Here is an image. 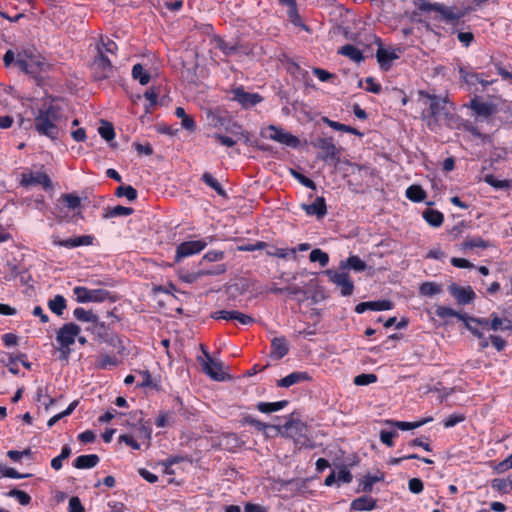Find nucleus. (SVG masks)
Masks as SVG:
<instances>
[{"mask_svg": "<svg viewBox=\"0 0 512 512\" xmlns=\"http://www.w3.org/2000/svg\"><path fill=\"white\" fill-rule=\"evenodd\" d=\"M488 244L480 237L470 238L463 242L464 249L487 248Z\"/></svg>", "mask_w": 512, "mask_h": 512, "instance_id": "nucleus-55", "label": "nucleus"}, {"mask_svg": "<svg viewBox=\"0 0 512 512\" xmlns=\"http://www.w3.org/2000/svg\"><path fill=\"white\" fill-rule=\"evenodd\" d=\"M366 263L357 255L348 257L345 261L340 262V269H352L356 272H362L366 269Z\"/></svg>", "mask_w": 512, "mask_h": 512, "instance_id": "nucleus-28", "label": "nucleus"}, {"mask_svg": "<svg viewBox=\"0 0 512 512\" xmlns=\"http://www.w3.org/2000/svg\"><path fill=\"white\" fill-rule=\"evenodd\" d=\"M435 314H436V316H438L441 319H446V318H449V317H457L461 321H464L466 319V316H467L465 314H461V313L453 310L450 307L443 306V305L436 306Z\"/></svg>", "mask_w": 512, "mask_h": 512, "instance_id": "nucleus-35", "label": "nucleus"}, {"mask_svg": "<svg viewBox=\"0 0 512 512\" xmlns=\"http://www.w3.org/2000/svg\"><path fill=\"white\" fill-rule=\"evenodd\" d=\"M397 436L396 431H386L382 430L380 432V440L383 444L387 445L388 447H392L394 445L393 438Z\"/></svg>", "mask_w": 512, "mask_h": 512, "instance_id": "nucleus-60", "label": "nucleus"}, {"mask_svg": "<svg viewBox=\"0 0 512 512\" xmlns=\"http://www.w3.org/2000/svg\"><path fill=\"white\" fill-rule=\"evenodd\" d=\"M99 463V457L96 454L78 456L74 460V467L77 469H91Z\"/></svg>", "mask_w": 512, "mask_h": 512, "instance_id": "nucleus-27", "label": "nucleus"}, {"mask_svg": "<svg viewBox=\"0 0 512 512\" xmlns=\"http://www.w3.org/2000/svg\"><path fill=\"white\" fill-rule=\"evenodd\" d=\"M118 197H126L129 201H134L137 199V190L131 185H122L116 189L115 192Z\"/></svg>", "mask_w": 512, "mask_h": 512, "instance_id": "nucleus-48", "label": "nucleus"}, {"mask_svg": "<svg viewBox=\"0 0 512 512\" xmlns=\"http://www.w3.org/2000/svg\"><path fill=\"white\" fill-rule=\"evenodd\" d=\"M98 133L107 142L111 141L115 137V131L113 125L105 120L101 121V125L98 128Z\"/></svg>", "mask_w": 512, "mask_h": 512, "instance_id": "nucleus-46", "label": "nucleus"}, {"mask_svg": "<svg viewBox=\"0 0 512 512\" xmlns=\"http://www.w3.org/2000/svg\"><path fill=\"white\" fill-rule=\"evenodd\" d=\"M201 350L205 359L198 357V361L201 363L203 372L215 381H224L228 379L229 376L223 371V363L221 361L214 360L203 345H201Z\"/></svg>", "mask_w": 512, "mask_h": 512, "instance_id": "nucleus-3", "label": "nucleus"}, {"mask_svg": "<svg viewBox=\"0 0 512 512\" xmlns=\"http://www.w3.org/2000/svg\"><path fill=\"white\" fill-rule=\"evenodd\" d=\"M224 257H225V254L223 251L213 250V251L207 252L203 256V261L216 262V261L223 260Z\"/></svg>", "mask_w": 512, "mask_h": 512, "instance_id": "nucleus-63", "label": "nucleus"}, {"mask_svg": "<svg viewBox=\"0 0 512 512\" xmlns=\"http://www.w3.org/2000/svg\"><path fill=\"white\" fill-rule=\"evenodd\" d=\"M376 58L381 69L387 71L391 67V62L397 59L398 55L395 53V51H388L380 47L376 52Z\"/></svg>", "mask_w": 512, "mask_h": 512, "instance_id": "nucleus-25", "label": "nucleus"}, {"mask_svg": "<svg viewBox=\"0 0 512 512\" xmlns=\"http://www.w3.org/2000/svg\"><path fill=\"white\" fill-rule=\"evenodd\" d=\"M282 428L287 432L290 437H302L305 435L307 431V426L300 420H295L293 418L289 419L285 422Z\"/></svg>", "mask_w": 512, "mask_h": 512, "instance_id": "nucleus-20", "label": "nucleus"}, {"mask_svg": "<svg viewBox=\"0 0 512 512\" xmlns=\"http://www.w3.org/2000/svg\"><path fill=\"white\" fill-rule=\"evenodd\" d=\"M49 309L58 316H61L66 309V300L62 295H56L48 302Z\"/></svg>", "mask_w": 512, "mask_h": 512, "instance_id": "nucleus-41", "label": "nucleus"}, {"mask_svg": "<svg viewBox=\"0 0 512 512\" xmlns=\"http://www.w3.org/2000/svg\"><path fill=\"white\" fill-rule=\"evenodd\" d=\"M485 182L496 189H505L511 186V181L504 179L499 180L494 175H486L484 178Z\"/></svg>", "mask_w": 512, "mask_h": 512, "instance_id": "nucleus-50", "label": "nucleus"}, {"mask_svg": "<svg viewBox=\"0 0 512 512\" xmlns=\"http://www.w3.org/2000/svg\"><path fill=\"white\" fill-rule=\"evenodd\" d=\"M212 318L214 319H223V320H237L239 323L243 325H249L254 322V319L246 314H243L239 311H227L220 310L212 313Z\"/></svg>", "mask_w": 512, "mask_h": 512, "instance_id": "nucleus-15", "label": "nucleus"}, {"mask_svg": "<svg viewBox=\"0 0 512 512\" xmlns=\"http://www.w3.org/2000/svg\"><path fill=\"white\" fill-rule=\"evenodd\" d=\"M314 146L325 152V156H323L324 160L337 158V148L333 142V138H317L314 142Z\"/></svg>", "mask_w": 512, "mask_h": 512, "instance_id": "nucleus-19", "label": "nucleus"}, {"mask_svg": "<svg viewBox=\"0 0 512 512\" xmlns=\"http://www.w3.org/2000/svg\"><path fill=\"white\" fill-rule=\"evenodd\" d=\"M233 99L244 108L253 107L262 101V97L258 93L246 92L242 87L233 90Z\"/></svg>", "mask_w": 512, "mask_h": 512, "instance_id": "nucleus-14", "label": "nucleus"}, {"mask_svg": "<svg viewBox=\"0 0 512 512\" xmlns=\"http://www.w3.org/2000/svg\"><path fill=\"white\" fill-rule=\"evenodd\" d=\"M377 381V376L373 373H369V374H359L357 375L354 380H353V383L357 386H364V385H369V384H372V383H375Z\"/></svg>", "mask_w": 512, "mask_h": 512, "instance_id": "nucleus-53", "label": "nucleus"}, {"mask_svg": "<svg viewBox=\"0 0 512 512\" xmlns=\"http://www.w3.org/2000/svg\"><path fill=\"white\" fill-rule=\"evenodd\" d=\"M80 327L75 323L64 324L57 332L56 340L61 347H70L80 333Z\"/></svg>", "mask_w": 512, "mask_h": 512, "instance_id": "nucleus-10", "label": "nucleus"}, {"mask_svg": "<svg viewBox=\"0 0 512 512\" xmlns=\"http://www.w3.org/2000/svg\"><path fill=\"white\" fill-rule=\"evenodd\" d=\"M377 507V500L370 496H361L354 499L350 504L352 511H371Z\"/></svg>", "mask_w": 512, "mask_h": 512, "instance_id": "nucleus-21", "label": "nucleus"}, {"mask_svg": "<svg viewBox=\"0 0 512 512\" xmlns=\"http://www.w3.org/2000/svg\"><path fill=\"white\" fill-rule=\"evenodd\" d=\"M68 511L69 512H85V508L77 496H73L69 499Z\"/></svg>", "mask_w": 512, "mask_h": 512, "instance_id": "nucleus-62", "label": "nucleus"}, {"mask_svg": "<svg viewBox=\"0 0 512 512\" xmlns=\"http://www.w3.org/2000/svg\"><path fill=\"white\" fill-rule=\"evenodd\" d=\"M20 184L23 187L40 185L44 190H52L53 188L50 177L42 170L22 173Z\"/></svg>", "mask_w": 512, "mask_h": 512, "instance_id": "nucleus-5", "label": "nucleus"}, {"mask_svg": "<svg viewBox=\"0 0 512 512\" xmlns=\"http://www.w3.org/2000/svg\"><path fill=\"white\" fill-rule=\"evenodd\" d=\"M441 291V286L434 282H424L419 287L420 294L428 297L439 294Z\"/></svg>", "mask_w": 512, "mask_h": 512, "instance_id": "nucleus-44", "label": "nucleus"}, {"mask_svg": "<svg viewBox=\"0 0 512 512\" xmlns=\"http://www.w3.org/2000/svg\"><path fill=\"white\" fill-rule=\"evenodd\" d=\"M134 212L133 208L131 207H124L121 205H117L115 207H107L105 209V213L103 215L104 218H114L118 216H128L131 215Z\"/></svg>", "mask_w": 512, "mask_h": 512, "instance_id": "nucleus-40", "label": "nucleus"}, {"mask_svg": "<svg viewBox=\"0 0 512 512\" xmlns=\"http://www.w3.org/2000/svg\"><path fill=\"white\" fill-rule=\"evenodd\" d=\"M392 307L393 304L389 300L367 301L357 304L355 307V312L361 314L367 310L385 311L392 309Z\"/></svg>", "mask_w": 512, "mask_h": 512, "instance_id": "nucleus-16", "label": "nucleus"}, {"mask_svg": "<svg viewBox=\"0 0 512 512\" xmlns=\"http://www.w3.org/2000/svg\"><path fill=\"white\" fill-rule=\"evenodd\" d=\"M303 209L308 215H316L318 218H322L327 213V207L324 197H317L311 204H303Z\"/></svg>", "mask_w": 512, "mask_h": 512, "instance_id": "nucleus-22", "label": "nucleus"}, {"mask_svg": "<svg viewBox=\"0 0 512 512\" xmlns=\"http://www.w3.org/2000/svg\"><path fill=\"white\" fill-rule=\"evenodd\" d=\"M384 480V474L379 473L378 475H365L360 482L358 492L362 491L364 493H369L373 489V485L377 482Z\"/></svg>", "mask_w": 512, "mask_h": 512, "instance_id": "nucleus-30", "label": "nucleus"}, {"mask_svg": "<svg viewBox=\"0 0 512 512\" xmlns=\"http://www.w3.org/2000/svg\"><path fill=\"white\" fill-rule=\"evenodd\" d=\"M93 77L96 80L107 79L113 74V66L108 57H106L102 50H98V56L92 63Z\"/></svg>", "mask_w": 512, "mask_h": 512, "instance_id": "nucleus-7", "label": "nucleus"}, {"mask_svg": "<svg viewBox=\"0 0 512 512\" xmlns=\"http://www.w3.org/2000/svg\"><path fill=\"white\" fill-rule=\"evenodd\" d=\"M324 273L328 276L330 282L340 288L342 296L347 297L353 294L354 283L347 272L327 269Z\"/></svg>", "mask_w": 512, "mask_h": 512, "instance_id": "nucleus-4", "label": "nucleus"}, {"mask_svg": "<svg viewBox=\"0 0 512 512\" xmlns=\"http://www.w3.org/2000/svg\"><path fill=\"white\" fill-rule=\"evenodd\" d=\"M206 246L205 240H192L179 244L176 249L175 262H180L185 257L201 252Z\"/></svg>", "mask_w": 512, "mask_h": 512, "instance_id": "nucleus-9", "label": "nucleus"}, {"mask_svg": "<svg viewBox=\"0 0 512 512\" xmlns=\"http://www.w3.org/2000/svg\"><path fill=\"white\" fill-rule=\"evenodd\" d=\"M216 47L219 48L225 56H231L238 51L237 45H232L221 38L215 40Z\"/></svg>", "mask_w": 512, "mask_h": 512, "instance_id": "nucleus-51", "label": "nucleus"}, {"mask_svg": "<svg viewBox=\"0 0 512 512\" xmlns=\"http://www.w3.org/2000/svg\"><path fill=\"white\" fill-rule=\"evenodd\" d=\"M294 177L302 184L304 185L305 187L309 188V189H312V190H315L316 189V184L313 180H311L310 178L306 177L305 175L299 173V172H296V171H292Z\"/></svg>", "mask_w": 512, "mask_h": 512, "instance_id": "nucleus-61", "label": "nucleus"}, {"mask_svg": "<svg viewBox=\"0 0 512 512\" xmlns=\"http://www.w3.org/2000/svg\"><path fill=\"white\" fill-rule=\"evenodd\" d=\"M202 180L207 186L212 188L219 196H221L223 198H227L226 191L223 189L221 184L209 172H205L202 175Z\"/></svg>", "mask_w": 512, "mask_h": 512, "instance_id": "nucleus-38", "label": "nucleus"}, {"mask_svg": "<svg viewBox=\"0 0 512 512\" xmlns=\"http://www.w3.org/2000/svg\"><path fill=\"white\" fill-rule=\"evenodd\" d=\"M311 377L307 372H293L277 381V386L288 388L294 384L308 381Z\"/></svg>", "mask_w": 512, "mask_h": 512, "instance_id": "nucleus-23", "label": "nucleus"}, {"mask_svg": "<svg viewBox=\"0 0 512 512\" xmlns=\"http://www.w3.org/2000/svg\"><path fill=\"white\" fill-rule=\"evenodd\" d=\"M118 364V360L115 357H111L107 354H102L98 361L96 366L99 369H108L110 367H114Z\"/></svg>", "mask_w": 512, "mask_h": 512, "instance_id": "nucleus-52", "label": "nucleus"}, {"mask_svg": "<svg viewBox=\"0 0 512 512\" xmlns=\"http://www.w3.org/2000/svg\"><path fill=\"white\" fill-rule=\"evenodd\" d=\"M423 218L433 227L441 226L444 221L443 214L440 211L434 209H426L423 212Z\"/></svg>", "mask_w": 512, "mask_h": 512, "instance_id": "nucleus-33", "label": "nucleus"}, {"mask_svg": "<svg viewBox=\"0 0 512 512\" xmlns=\"http://www.w3.org/2000/svg\"><path fill=\"white\" fill-rule=\"evenodd\" d=\"M461 79L469 86L475 85L476 83L481 84L484 88L495 82V80H484L479 74L468 73L463 68L459 69Z\"/></svg>", "mask_w": 512, "mask_h": 512, "instance_id": "nucleus-26", "label": "nucleus"}, {"mask_svg": "<svg viewBox=\"0 0 512 512\" xmlns=\"http://www.w3.org/2000/svg\"><path fill=\"white\" fill-rule=\"evenodd\" d=\"M207 118L214 127L223 126L226 122V117L221 116L217 112L209 111L207 114Z\"/></svg>", "mask_w": 512, "mask_h": 512, "instance_id": "nucleus-57", "label": "nucleus"}, {"mask_svg": "<svg viewBox=\"0 0 512 512\" xmlns=\"http://www.w3.org/2000/svg\"><path fill=\"white\" fill-rule=\"evenodd\" d=\"M15 65L19 67L21 71H23L26 74H33L34 69L33 66L37 65L40 66V62L34 61V58L31 54H28L27 51L19 52L17 54Z\"/></svg>", "mask_w": 512, "mask_h": 512, "instance_id": "nucleus-17", "label": "nucleus"}, {"mask_svg": "<svg viewBox=\"0 0 512 512\" xmlns=\"http://www.w3.org/2000/svg\"><path fill=\"white\" fill-rule=\"evenodd\" d=\"M448 291L459 305H466L474 301L476 294L470 286L462 287L456 283L448 286Z\"/></svg>", "mask_w": 512, "mask_h": 512, "instance_id": "nucleus-12", "label": "nucleus"}, {"mask_svg": "<svg viewBox=\"0 0 512 512\" xmlns=\"http://www.w3.org/2000/svg\"><path fill=\"white\" fill-rule=\"evenodd\" d=\"M512 327V322L506 317H499L497 313L490 314V330H509Z\"/></svg>", "mask_w": 512, "mask_h": 512, "instance_id": "nucleus-31", "label": "nucleus"}, {"mask_svg": "<svg viewBox=\"0 0 512 512\" xmlns=\"http://www.w3.org/2000/svg\"><path fill=\"white\" fill-rule=\"evenodd\" d=\"M338 53L349 58L350 60H352L356 63H360L364 60V56H363L362 52L352 44H346V45L342 46L338 50Z\"/></svg>", "mask_w": 512, "mask_h": 512, "instance_id": "nucleus-29", "label": "nucleus"}, {"mask_svg": "<svg viewBox=\"0 0 512 512\" xmlns=\"http://www.w3.org/2000/svg\"><path fill=\"white\" fill-rule=\"evenodd\" d=\"M132 77L138 80L141 85H147L150 81V74L144 70V67L137 63L132 68Z\"/></svg>", "mask_w": 512, "mask_h": 512, "instance_id": "nucleus-42", "label": "nucleus"}, {"mask_svg": "<svg viewBox=\"0 0 512 512\" xmlns=\"http://www.w3.org/2000/svg\"><path fill=\"white\" fill-rule=\"evenodd\" d=\"M73 292L79 303L102 302L110 296V293L105 289H88L83 286H76Z\"/></svg>", "mask_w": 512, "mask_h": 512, "instance_id": "nucleus-6", "label": "nucleus"}, {"mask_svg": "<svg viewBox=\"0 0 512 512\" xmlns=\"http://www.w3.org/2000/svg\"><path fill=\"white\" fill-rule=\"evenodd\" d=\"M61 198L66 203L67 207L72 210L78 208L81 204L80 198L73 193L63 194Z\"/></svg>", "mask_w": 512, "mask_h": 512, "instance_id": "nucleus-56", "label": "nucleus"}, {"mask_svg": "<svg viewBox=\"0 0 512 512\" xmlns=\"http://www.w3.org/2000/svg\"><path fill=\"white\" fill-rule=\"evenodd\" d=\"M406 197L413 202H421L426 198V192L420 185H411L406 189Z\"/></svg>", "mask_w": 512, "mask_h": 512, "instance_id": "nucleus-39", "label": "nucleus"}, {"mask_svg": "<svg viewBox=\"0 0 512 512\" xmlns=\"http://www.w3.org/2000/svg\"><path fill=\"white\" fill-rule=\"evenodd\" d=\"M264 136L268 139L293 148L299 144V139L296 136L285 132L282 128L276 127L274 125L268 126Z\"/></svg>", "mask_w": 512, "mask_h": 512, "instance_id": "nucleus-8", "label": "nucleus"}, {"mask_svg": "<svg viewBox=\"0 0 512 512\" xmlns=\"http://www.w3.org/2000/svg\"><path fill=\"white\" fill-rule=\"evenodd\" d=\"M464 420L465 416L463 414H451L444 420V426L446 428H451Z\"/></svg>", "mask_w": 512, "mask_h": 512, "instance_id": "nucleus-58", "label": "nucleus"}, {"mask_svg": "<svg viewBox=\"0 0 512 512\" xmlns=\"http://www.w3.org/2000/svg\"><path fill=\"white\" fill-rule=\"evenodd\" d=\"M297 249H288V248H276L271 247L269 250H267V255L277 257V258H286L289 255L293 256V258H296Z\"/></svg>", "mask_w": 512, "mask_h": 512, "instance_id": "nucleus-49", "label": "nucleus"}, {"mask_svg": "<svg viewBox=\"0 0 512 512\" xmlns=\"http://www.w3.org/2000/svg\"><path fill=\"white\" fill-rule=\"evenodd\" d=\"M429 421H432L431 417L423 419V420H420V421H416V422H405V421L387 420L386 423L389 424V425H392L394 427H397L400 430L407 431V430H412V429H416L418 427H421L422 425H424L425 423H427Z\"/></svg>", "mask_w": 512, "mask_h": 512, "instance_id": "nucleus-32", "label": "nucleus"}, {"mask_svg": "<svg viewBox=\"0 0 512 512\" xmlns=\"http://www.w3.org/2000/svg\"><path fill=\"white\" fill-rule=\"evenodd\" d=\"M288 404L287 400H281L277 402H259L257 404V409L262 413H272L279 411L286 407Z\"/></svg>", "mask_w": 512, "mask_h": 512, "instance_id": "nucleus-34", "label": "nucleus"}, {"mask_svg": "<svg viewBox=\"0 0 512 512\" xmlns=\"http://www.w3.org/2000/svg\"><path fill=\"white\" fill-rule=\"evenodd\" d=\"M439 13L447 22L458 21L460 18L464 16V13L462 11L455 10L453 8H448L444 5H442Z\"/></svg>", "mask_w": 512, "mask_h": 512, "instance_id": "nucleus-45", "label": "nucleus"}, {"mask_svg": "<svg viewBox=\"0 0 512 512\" xmlns=\"http://www.w3.org/2000/svg\"><path fill=\"white\" fill-rule=\"evenodd\" d=\"M309 260L311 262H318L321 267H325L329 263V255L321 249L316 248L310 252Z\"/></svg>", "mask_w": 512, "mask_h": 512, "instance_id": "nucleus-47", "label": "nucleus"}, {"mask_svg": "<svg viewBox=\"0 0 512 512\" xmlns=\"http://www.w3.org/2000/svg\"><path fill=\"white\" fill-rule=\"evenodd\" d=\"M94 237L91 235H81L69 239H60L59 237H53V244L56 246L65 247L68 249L76 248L79 246H90L93 244Z\"/></svg>", "mask_w": 512, "mask_h": 512, "instance_id": "nucleus-13", "label": "nucleus"}, {"mask_svg": "<svg viewBox=\"0 0 512 512\" xmlns=\"http://www.w3.org/2000/svg\"><path fill=\"white\" fill-rule=\"evenodd\" d=\"M65 120L61 107L49 105L38 110L34 117V127L38 134L55 141L59 138L60 125Z\"/></svg>", "mask_w": 512, "mask_h": 512, "instance_id": "nucleus-2", "label": "nucleus"}, {"mask_svg": "<svg viewBox=\"0 0 512 512\" xmlns=\"http://www.w3.org/2000/svg\"><path fill=\"white\" fill-rule=\"evenodd\" d=\"M74 317L82 322H91L94 324H98L99 317L97 314L93 313L92 311H87L82 307H78L73 312Z\"/></svg>", "mask_w": 512, "mask_h": 512, "instance_id": "nucleus-36", "label": "nucleus"}, {"mask_svg": "<svg viewBox=\"0 0 512 512\" xmlns=\"http://www.w3.org/2000/svg\"><path fill=\"white\" fill-rule=\"evenodd\" d=\"M491 486L493 489H495L499 492H502V493L510 492L509 488L507 486L506 479H501V478L493 479L491 482Z\"/></svg>", "mask_w": 512, "mask_h": 512, "instance_id": "nucleus-64", "label": "nucleus"}, {"mask_svg": "<svg viewBox=\"0 0 512 512\" xmlns=\"http://www.w3.org/2000/svg\"><path fill=\"white\" fill-rule=\"evenodd\" d=\"M289 352L288 341L284 336L275 337L271 341L270 356L274 359L280 360Z\"/></svg>", "mask_w": 512, "mask_h": 512, "instance_id": "nucleus-18", "label": "nucleus"}, {"mask_svg": "<svg viewBox=\"0 0 512 512\" xmlns=\"http://www.w3.org/2000/svg\"><path fill=\"white\" fill-rule=\"evenodd\" d=\"M323 122H325L329 127L333 128L334 130L347 132L358 136L362 135L356 128L330 120L327 117L323 118Z\"/></svg>", "mask_w": 512, "mask_h": 512, "instance_id": "nucleus-43", "label": "nucleus"}, {"mask_svg": "<svg viewBox=\"0 0 512 512\" xmlns=\"http://www.w3.org/2000/svg\"><path fill=\"white\" fill-rule=\"evenodd\" d=\"M237 139H233L232 137L222 135V134H214L213 138L219 142L221 145L227 146V147H233L237 141L243 140L245 143H248L250 141V134L247 131H241L240 133L235 134Z\"/></svg>", "mask_w": 512, "mask_h": 512, "instance_id": "nucleus-24", "label": "nucleus"}, {"mask_svg": "<svg viewBox=\"0 0 512 512\" xmlns=\"http://www.w3.org/2000/svg\"><path fill=\"white\" fill-rule=\"evenodd\" d=\"M8 496L17 499L21 505H28L31 502L30 495L22 490L12 489L8 492Z\"/></svg>", "mask_w": 512, "mask_h": 512, "instance_id": "nucleus-54", "label": "nucleus"}, {"mask_svg": "<svg viewBox=\"0 0 512 512\" xmlns=\"http://www.w3.org/2000/svg\"><path fill=\"white\" fill-rule=\"evenodd\" d=\"M419 96L421 99H425L424 105L428 107L426 111H423V118L431 130H434L441 123L450 125L454 115L446 98L431 95L424 91H420Z\"/></svg>", "mask_w": 512, "mask_h": 512, "instance_id": "nucleus-1", "label": "nucleus"}, {"mask_svg": "<svg viewBox=\"0 0 512 512\" xmlns=\"http://www.w3.org/2000/svg\"><path fill=\"white\" fill-rule=\"evenodd\" d=\"M468 107L473 110L477 117L488 119L498 112L497 105L492 102H483L475 96L470 100Z\"/></svg>", "mask_w": 512, "mask_h": 512, "instance_id": "nucleus-11", "label": "nucleus"}, {"mask_svg": "<svg viewBox=\"0 0 512 512\" xmlns=\"http://www.w3.org/2000/svg\"><path fill=\"white\" fill-rule=\"evenodd\" d=\"M408 488H409L411 493H413V494H420L423 491V489H424V485H423V482H422L421 479H419V478H412L408 482Z\"/></svg>", "mask_w": 512, "mask_h": 512, "instance_id": "nucleus-59", "label": "nucleus"}, {"mask_svg": "<svg viewBox=\"0 0 512 512\" xmlns=\"http://www.w3.org/2000/svg\"><path fill=\"white\" fill-rule=\"evenodd\" d=\"M175 115L181 119V126L184 129L188 131H194L196 129V123L194 119L186 114L183 107H177L175 110Z\"/></svg>", "mask_w": 512, "mask_h": 512, "instance_id": "nucleus-37", "label": "nucleus"}]
</instances>
